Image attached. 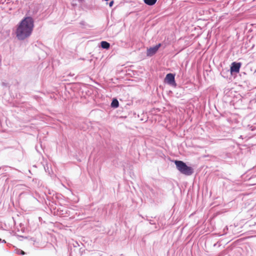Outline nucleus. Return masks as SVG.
<instances>
[{
	"mask_svg": "<svg viewBox=\"0 0 256 256\" xmlns=\"http://www.w3.org/2000/svg\"><path fill=\"white\" fill-rule=\"evenodd\" d=\"M164 81L170 84L176 85L174 74H167L165 78Z\"/></svg>",
	"mask_w": 256,
	"mask_h": 256,
	"instance_id": "nucleus-4",
	"label": "nucleus"
},
{
	"mask_svg": "<svg viewBox=\"0 0 256 256\" xmlns=\"http://www.w3.org/2000/svg\"><path fill=\"white\" fill-rule=\"evenodd\" d=\"M119 106V102L118 100L116 98H114L112 103H111V106L112 108H117Z\"/></svg>",
	"mask_w": 256,
	"mask_h": 256,
	"instance_id": "nucleus-8",
	"label": "nucleus"
},
{
	"mask_svg": "<svg viewBox=\"0 0 256 256\" xmlns=\"http://www.w3.org/2000/svg\"><path fill=\"white\" fill-rule=\"evenodd\" d=\"M174 164L178 171L184 174L190 176L194 172L192 168L190 166H188L182 161L175 160Z\"/></svg>",
	"mask_w": 256,
	"mask_h": 256,
	"instance_id": "nucleus-2",
	"label": "nucleus"
},
{
	"mask_svg": "<svg viewBox=\"0 0 256 256\" xmlns=\"http://www.w3.org/2000/svg\"><path fill=\"white\" fill-rule=\"evenodd\" d=\"M34 27L32 18L27 16L23 18L18 24L16 34L18 40H24L32 34Z\"/></svg>",
	"mask_w": 256,
	"mask_h": 256,
	"instance_id": "nucleus-1",
	"label": "nucleus"
},
{
	"mask_svg": "<svg viewBox=\"0 0 256 256\" xmlns=\"http://www.w3.org/2000/svg\"><path fill=\"white\" fill-rule=\"evenodd\" d=\"M160 46H161V44H159L154 47H152V48H150L147 49L146 56H153L157 52V51L159 49V48Z\"/></svg>",
	"mask_w": 256,
	"mask_h": 256,
	"instance_id": "nucleus-3",
	"label": "nucleus"
},
{
	"mask_svg": "<svg viewBox=\"0 0 256 256\" xmlns=\"http://www.w3.org/2000/svg\"><path fill=\"white\" fill-rule=\"evenodd\" d=\"M144 2L148 6H153L157 2V0H144Z\"/></svg>",
	"mask_w": 256,
	"mask_h": 256,
	"instance_id": "nucleus-7",
	"label": "nucleus"
},
{
	"mask_svg": "<svg viewBox=\"0 0 256 256\" xmlns=\"http://www.w3.org/2000/svg\"><path fill=\"white\" fill-rule=\"evenodd\" d=\"M100 44L102 48L105 49H108L110 46V44L106 41H102L100 43Z\"/></svg>",
	"mask_w": 256,
	"mask_h": 256,
	"instance_id": "nucleus-6",
	"label": "nucleus"
},
{
	"mask_svg": "<svg viewBox=\"0 0 256 256\" xmlns=\"http://www.w3.org/2000/svg\"><path fill=\"white\" fill-rule=\"evenodd\" d=\"M241 66V64L240 62H234L232 64V66L230 67V72H239Z\"/></svg>",
	"mask_w": 256,
	"mask_h": 256,
	"instance_id": "nucleus-5",
	"label": "nucleus"
},
{
	"mask_svg": "<svg viewBox=\"0 0 256 256\" xmlns=\"http://www.w3.org/2000/svg\"><path fill=\"white\" fill-rule=\"evenodd\" d=\"M18 254L24 255L25 254V252L22 250H18Z\"/></svg>",
	"mask_w": 256,
	"mask_h": 256,
	"instance_id": "nucleus-9",
	"label": "nucleus"
},
{
	"mask_svg": "<svg viewBox=\"0 0 256 256\" xmlns=\"http://www.w3.org/2000/svg\"><path fill=\"white\" fill-rule=\"evenodd\" d=\"M113 4H114V1L112 0L111 1L110 4H109V6L110 7H112V6H113Z\"/></svg>",
	"mask_w": 256,
	"mask_h": 256,
	"instance_id": "nucleus-10",
	"label": "nucleus"
}]
</instances>
